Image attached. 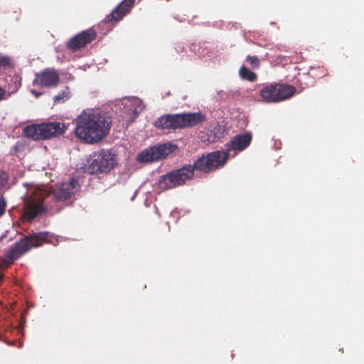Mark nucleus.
Segmentation results:
<instances>
[{"label":"nucleus","instance_id":"20e7f679","mask_svg":"<svg viewBox=\"0 0 364 364\" xmlns=\"http://www.w3.org/2000/svg\"><path fill=\"white\" fill-rule=\"evenodd\" d=\"M48 234L41 232L36 234L31 238H25L16 242L14 247L7 252L4 259H0V267H5L12 264L21 255L26 253L33 247H38L42 242L48 241Z\"/></svg>","mask_w":364,"mask_h":364},{"label":"nucleus","instance_id":"f257e3e1","mask_svg":"<svg viewBox=\"0 0 364 364\" xmlns=\"http://www.w3.org/2000/svg\"><path fill=\"white\" fill-rule=\"evenodd\" d=\"M111 121L100 109H85L76 119V136L92 144L102 139L108 134Z\"/></svg>","mask_w":364,"mask_h":364},{"label":"nucleus","instance_id":"2eb2a0df","mask_svg":"<svg viewBox=\"0 0 364 364\" xmlns=\"http://www.w3.org/2000/svg\"><path fill=\"white\" fill-rule=\"evenodd\" d=\"M134 3V0H124L109 16L106 18L105 20L107 21L120 20L129 11Z\"/></svg>","mask_w":364,"mask_h":364},{"label":"nucleus","instance_id":"9b49d317","mask_svg":"<svg viewBox=\"0 0 364 364\" xmlns=\"http://www.w3.org/2000/svg\"><path fill=\"white\" fill-rule=\"evenodd\" d=\"M119 106L121 116L127 124L132 122L144 109L142 102L137 97L123 98Z\"/></svg>","mask_w":364,"mask_h":364},{"label":"nucleus","instance_id":"f03ea898","mask_svg":"<svg viewBox=\"0 0 364 364\" xmlns=\"http://www.w3.org/2000/svg\"><path fill=\"white\" fill-rule=\"evenodd\" d=\"M252 136L250 134L237 135L226 144V151H214L206 156H203L194 164V168L203 172H208L218 167L223 166L232 151H241L250 144Z\"/></svg>","mask_w":364,"mask_h":364},{"label":"nucleus","instance_id":"f8f14e48","mask_svg":"<svg viewBox=\"0 0 364 364\" xmlns=\"http://www.w3.org/2000/svg\"><path fill=\"white\" fill-rule=\"evenodd\" d=\"M59 82V75L53 69H46L36 74L33 85L43 88H50L57 86Z\"/></svg>","mask_w":364,"mask_h":364},{"label":"nucleus","instance_id":"6ab92c4d","mask_svg":"<svg viewBox=\"0 0 364 364\" xmlns=\"http://www.w3.org/2000/svg\"><path fill=\"white\" fill-rule=\"evenodd\" d=\"M70 98V92L68 88L66 87L65 90L55 96L54 101L56 103L63 102Z\"/></svg>","mask_w":364,"mask_h":364},{"label":"nucleus","instance_id":"f3484780","mask_svg":"<svg viewBox=\"0 0 364 364\" xmlns=\"http://www.w3.org/2000/svg\"><path fill=\"white\" fill-rule=\"evenodd\" d=\"M8 181V176L5 172H0V218L4 215L7 206L4 191Z\"/></svg>","mask_w":364,"mask_h":364},{"label":"nucleus","instance_id":"6e6552de","mask_svg":"<svg viewBox=\"0 0 364 364\" xmlns=\"http://www.w3.org/2000/svg\"><path fill=\"white\" fill-rule=\"evenodd\" d=\"M115 164V156L103 150L93 154L87 168L90 173H107L113 168Z\"/></svg>","mask_w":364,"mask_h":364},{"label":"nucleus","instance_id":"0eeeda50","mask_svg":"<svg viewBox=\"0 0 364 364\" xmlns=\"http://www.w3.org/2000/svg\"><path fill=\"white\" fill-rule=\"evenodd\" d=\"M177 146L171 144H164L145 149L137 154L136 161L147 164L165 159L176 149Z\"/></svg>","mask_w":364,"mask_h":364},{"label":"nucleus","instance_id":"1a4fd4ad","mask_svg":"<svg viewBox=\"0 0 364 364\" xmlns=\"http://www.w3.org/2000/svg\"><path fill=\"white\" fill-rule=\"evenodd\" d=\"M193 168L191 166L171 172L161 176L159 181V188L166 189L183 184L187 180L192 178Z\"/></svg>","mask_w":364,"mask_h":364},{"label":"nucleus","instance_id":"a211bd4d","mask_svg":"<svg viewBox=\"0 0 364 364\" xmlns=\"http://www.w3.org/2000/svg\"><path fill=\"white\" fill-rule=\"evenodd\" d=\"M240 75L242 78L248 80L249 81L254 82L257 76L256 75L250 71L245 66H242L240 69Z\"/></svg>","mask_w":364,"mask_h":364},{"label":"nucleus","instance_id":"39448f33","mask_svg":"<svg viewBox=\"0 0 364 364\" xmlns=\"http://www.w3.org/2000/svg\"><path fill=\"white\" fill-rule=\"evenodd\" d=\"M205 119L200 113L168 114L161 117L155 122V126L161 129H178L196 125Z\"/></svg>","mask_w":364,"mask_h":364},{"label":"nucleus","instance_id":"ddd939ff","mask_svg":"<svg viewBox=\"0 0 364 364\" xmlns=\"http://www.w3.org/2000/svg\"><path fill=\"white\" fill-rule=\"evenodd\" d=\"M77 191V181L72 178L68 183H63L53 191L54 198L57 200H65Z\"/></svg>","mask_w":364,"mask_h":364},{"label":"nucleus","instance_id":"dca6fc26","mask_svg":"<svg viewBox=\"0 0 364 364\" xmlns=\"http://www.w3.org/2000/svg\"><path fill=\"white\" fill-rule=\"evenodd\" d=\"M223 136V131L220 126L208 130L207 133H200V139L203 142L214 143Z\"/></svg>","mask_w":364,"mask_h":364},{"label":"nucleus","instance_id":"423d86ee","mask_svg":"<svg viewBox=\"0 0 364 364\" xmlns=\"http://www.w3.org/2000/svg\"><path fill=\"white\" fill-rule=\"evenodd\" d=\"M66 129L64 124L57 122L32 124L24 129V134L34 140L46 139L63 133Z\"/></svg>","mask_w":364,"mask_h":364},{"label":"nucleus","instance_id":"aec40b11","mask_svg":"<svg viewBox=\"0 0 364 364\" xmlns=\"http://www.w3.org/2000/svg\"><path fill=\"white\" fill-rule=\"evenodd\" d=\"M247 61L250 63L253 68H256L259 67V60L256 56H247Z\"/></svg>","mask_w":364,"mask_h":364},{"label":"nucleus","instance_id":"b1692460","mask_svg":"<svg viewBox=\"0 0 364 364\" xmlns=\"http://www.w3.org/2000/svg\"><path fill=\"white\" fill-rule=\"evenodd\" d=\"M3 277V275L1 274H0V280L2 279Z\"/></svg>","mask_w":364,"mask_h":364},{"label":"nucleus","instance_id":"7ed1b4c3","mask_svg":"<svg viewBox=\"0 0 364 364\" xmlns=\"http://www.w3.org/2000/svg\"><path fill=\"white\" fill-rule=\"evenodd\" d=\"M26 193L22 196L25 203L24 218L31 220L42 213L45 207L42 203L48 196V188H43L32 184H25Z\"/></svg>","mask_w":364,"mask_h":364},{"label":"nucleus","instance_id":"9d476101","mask_svg":"<svg viewBox=\"0 0 364 364\" xmlns=\"http://www.w3.org/2000/svg\"><path fill=\"white\" fill-rule=\"evenodd\" d=\"M295 92L294 87L287 85H272L260 91V96L267 102H277L291 97Z\"/></svg>","mask_w":364,"mask_h":364},{"label":"nucleus","instance_id":"4be33fe9","mask_svg":"<svg viewBox=\"0 0 364 364\" xmlns=\"http://www.w3.org/2000/svg\"><path fill=\"white\" fill-rule=\"evenodd\" d=\"M6 92L4 90L0 87V100H3L4 98Z\"/></svg>","mask_w":364,"mask_h":364},{"label":"nucleus","instance_id":"412c9836","mask_svg":"<svg viewBox=\"0 0 364 364\" xmlns=\"http://www.w3.org/2000/svg\"><path fill=\"white\" fill-rule=\"evenodd\" d=\"M9 63V59L6 56L0 55V67L6 65Z\"/></svg>","mask_w":364,"mask_h":364},{"label":"nucleus","instance_id":"4468645a","mask_svg":"<svg viewBox=\"0 0 364 364\" xmlns=\"http://www.w3.org/2000/svg\"><path fill=\"white\" fill-rule=\"evenodd\" d=\"M95 38V33L92 30H87L73 38L68 46L73 50L79 49L91 42Z\"/></svg>","mask_w":364,"mask_h":364},{"label":"nucleus","instance_id":"5701e85b","mask_svg":"<svg viewBox=\"0 0 364 364\" xmlns=\"http://www.w3.org/2000/svg\"><path fill=\"white\" fill-rule=\"evenodd\" d=\"M31 92L32 93L33 95L36 96V97H38V96H40L41 95V92H38L35 90H31Z\"/></svg>","mask_w":364,"mask_h":364}]
</instances>
